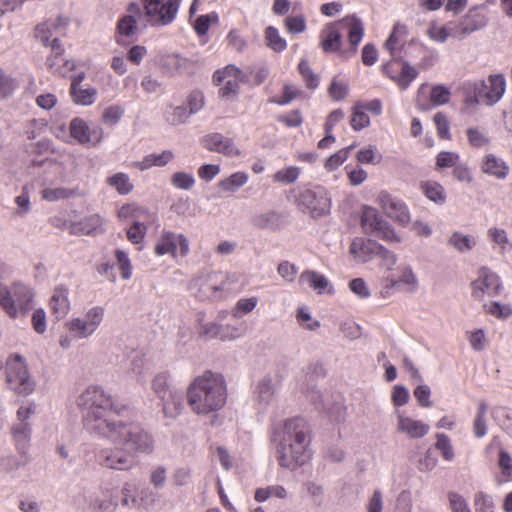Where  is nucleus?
Segmentation results:
<instances>
[{
	"mask_svg": "<svg viewBox=\"0 0 512 512\" xmlns=\"http://www.w3.org/2000/svg\"><path fill=\"white\" fill-rule=\"evenodd\" d=\"M77 405L82 411L84 428L90 434L131 448H150L154 444L152 435L141 425L123 424L116 419L124 406L116 404L102 387H87L79 395Z\"/></svg>",
	"mask_w": 512,
	"mask_h": 512,
	"instance_id": "1",
	"label": "nucleus"
},
{
	"mask_svg": "<svg viewBox=\"0 0 512 512\" xmlns=\"http://www.w3.org/2000/svg\"><path fill=\"white\" fill-rule=\"evenodd\" d=\"M227 400V385L222 374L204 371L187 389V403L197 415H208L222 409Z\"/></svg>",
	"mask_w": 512,
	"mask_h": 512,
	"instance_id": "2",
	"label": "nucleus"
},
{
	"mask_svg": "<svg viewBox=\"0 0 512 512\" xmlns=\"http://www.w3.org/2000/svg\"><path fill=\"white\" fill-rule=\"evenodd\" d=\"M363 35L362 21L355 16H347L324 26L319 35L320 47L325 53H339L342 57H349L356 53Z\"/></svg>",
	"mask_w": 512,
	"mask_h": 512,
	"instance_id": "3",
	"label": "nucleus"
},
{
	"mask_svg": "<svg viewBox=\"0 0 512 512\" xmlns=\"http://www.w3.org/2000/svg\"><path fill=\"white\" fill-rule=\"evenodd\" d=\"M35 291L23 281L0 285V308L12 320L25 317L34 306Z\"/></svg>",
	"mask_w": 512,
	"mask_h": 512,
	"instance_id": "4",
	"label": "nucleus"
},
{
	"mask_svg": "<svg viewBox=\"0 0 512 512\" xmlns=\"http://www.w3.org/2000/svg\"><path fill=\"white\" fill-rule=\"evenodd\" d=\"M312 434L308 422L294 417L274 423L270 430V442L278 448H307L311 444Z\"/></svg>",
	"mask_w": 512,
	"mask_h": 512,
	"instance_id": "5",
	"label": "nucleus"
},
{
	"mask_svg": "<svg viewBox=\"0 0 512 512\" xmlns=\"http://www.w3.org/2000/svg\"><path fill=\"white\" fill-rule=\"evenodd\" d=\"M466 103L470 105L484 104L494 106L504 96L506 79L503 74H491L487 80H476L466 84Z\"/></svg>",
	"mask_w": 512,
	"mask_h": 512,
	"instance_id": "6",
	"label": "nucleus"
},
{
	"mask_svg": "<svg viewBox=\"0 0 512 512\" xmlns=\"http://www.w3.org/2000/svg\"><path fill=\"white\" fill-rule=\"evenodd\" d=\"M5 379L8 388L21 396L32 394L36 388V381L29 372L26 360L19 354H12L7 358Z\"/></svg>",
	"mask_w": 512,
	"mask_h": 512,
	"instance_id": "7",
	"label": "nucleus"
},
{
	"mask_svg": "<svg viewBox=\"0 0 512 512\" xmlns=\"http://www.w3.org/2000/svg\"><path fill=\"white\" fill-rule=\"evenodd\" d=\"M231 275L222 271H212L194 278L191 289L194 296L200 301H214L221 299L223 292L230 291Z\"/></svg>",
	"mask_w": 512,
	"mask_h": 512,
	"instance_id": "8",
	"label": "nucleus"
},
{
	"mask_svg": "<svg viewBox=\"0 0 512 512\" xmlns=\"http://www.w3.org/2000/svg\"><path fill=\"white\" fill-rule=\"evenodd\" d=\"M182 0H141V15L144 28L163 27L171 24L178 13Z\"/></svg>",
	"mask_w": 512,
	"mask_h": 512,
	"instance_id": "9",
	"label": "nucleus"
},
{
	"mask_svg": "<svg viewBox=\"0 0 512 512\" xmlns=\"http://www.w3.org/2000/svg\"><path fill=\"white\" fill-rule=\"evenodd\" d=\"M105 310L102 306H93L82 315L65 322V328L76 340L90 338L103 322Z\"/></svg>",
	"mask_w": 512,
	"mask_h": 512,
	"instance_id": "10",
	"label": "nucleus"
},
{
	"mask_svg": "<svg viewBox=\"0 0 512 512\" xmlns=\"http://www.w3.org/2000/svg\"><path fill=\"white\" fill-rule=\"evenodd\" d=\"M361 226L365 233L373 234L388 242H400V237L389 222L383 219L379 211L371 206H364Z\"/></svg>",
	"mask_w": 512,
	"mask_h": 512,
	"instance_id": "11",
	"label": "nucleus"
},
{
	"mask_svg": "<svg viewBox=\"0 0 512 512\" xmlns=\"http://www.w3.org/2000/svg\"><path fill=\"white\" fill-rule=\"evenodd\" d=\"M139 27L144 28L141 5L137 2H131L127 7V15L118 20L117 43L126 45L135 41Z\"/></svg>",
	"mask_w": 512,
	"mask_h": 512,
	"instance_id": "12",
	"label": "nucleus"
},
{
	"mask_svg": "<svg viewBox=\"0 0 512 512\" xmlns=\"http://www.w3.org/2000/svg\"><path fill=\"white\" fill-rule=\"evenodd\" d=\"M298 204L313 218H317L329 213L331 199L323 187H316L302 191L299 194Z\"/></svg>",
	"mask_w": 512,
	"mask_h": 512,
	"instance_id": "13",
	"label": "nucleus"
},
{
	"mask_svg": "<svg viewBox=\"0 0 512 512\" xmlns=\"http://www.w3.org/2000/svg\"><path fill=\"white\" fill-rule=\"evenodd\" d=\"M377 203L384 214L401 226H407L411 221L409 209L404 201L387 191H380Z\"/></svg>",
	"mask_w": 512,
	"mask_h": 512,
	"instance_id": "14",
	"label": "nucleus"
},
{
	"mask_svg": "<svg viewBox=\"0 0 512 512\" xmlns=\"http://www.w3.org/2000/svg\"><path fill=\"white\" fill-rule=\"evenodd\" d=\"M70 136L80 145L96 147L104 137L103 129L98 125L90 126L83 119L76 117L69 124Z\"/></svg>",
	"mask_w": 512,
	"mask_h": 512,
	"instance_id": "15",
	"label": "nucleus"
},
{
	"mask_svg": "<svg viewBox=\"0 0 512 512\" xmlns=\"http://www.w3.org/2000/svg\"><path fill=\"white\" fill-rule=\"evenodd\" d=\"M502 283L500 277L487 267L478 271V277L472 282V296L482 300L485 295L494 297L500 294Z\"/></svg>",
	"mask_w": 512,
	"mask_h": 512,
	"instance_id": "16",
	"label": "nucleus"
},
{
	"mask_svg": "<svg viewBox=\"0 0 512 512\" xmlns=\"http://www.w3.org/2000/svg\"><path fill=\"white\" fill-rule=\"evenodd\" d=\"M241 74V70L234 65H228L224 69L217 70L214 73V83L222 85L219 89V95L221 97L230 98L238 94Z\"/></svg>",
	"mask_w": 512,
	"mask_h": 512,
	"instance_id": "17",
	"label": "nucleus"
},
{
	"mask_svg": "<svg viewBox=\"0 0 512 512\" xmlns=\"http://www.w3.org/2000/svg\"><path fill=\"white\" fill-rule=\"evenodd\" d=\"M68 24L69 20L64 16L49 18L36 26L35 38L44 46H49L53 38H60L66 34Z\"/></svg>",
	"mask_w": 512,
	"mask_h": 512,
	"instance_id": "18",
	"label": "nucleus"
},
{
	"mask_svg": "<svg viewBox=\"0 0 512 512\" xmlns=\"http://www.w3.org/2000/svg\"><path fill=\"white\" fill-rule=\"evenodd\" d=\"M179 246L180 254L186 256L189 252V242L183 234L176 235L173 232L164 231L158 238L155 245V254L163 256L166 254L175 255Z\"/></svg>",
	"mask_w": 512,
	"mask_h": 512,
	"instance_id": "19",
	"label": "nucleus"
},
{
	"mask_svg": "<svg viewBox=\"0 0 512 512\" xmlns=\"http://www.w3.org/2000/svg\"><path fill=\"white\" fill-rule=\"evenodd\" d=\"M482 7L483 6H474L470 8L459 22H455L461 40L487 26L488 17L480 10Z\"/></svg>",
	"mask_w": 512,
	"mask_h": 512,
	"instance_id": "20",
	"label": "nucleus"
},
{
	"mask_svg": "<svg viewBox=\"0 0 512 512\" xmlns=\"http://www.w3.org/2000/svg\"><path fill=\"white\" fill-rule=\"evenodd\" d=\"M203 146L211 151L223 154L227 157H238L241 155L240 149L232 138L226 137L221 133H211L202 139Z\"/></svg>",
	"mask_w": 512,
	"mask_h": 512,
	"instance_id": "21",
	"label": "nucleus"
},
{
	"mask_svg": "<svg viewBox=\"0 0 512 512\" xmlns=\"http://www.w3.org/2000/svg\"><path fill=\"white\" fill-rule=\"evenodd\" d=\"M98 459L102 466L119 470L130 468L134 462L129 450H100Z\"/></svg>",
	"mask_w": 512,
	"mask_h": 512,
	"instance_id": "22",
	"label": "nucleus"
},
{
	"mask_svg": "<svg viewBox=\"0 0 512 512\" xmlns=\"http://www.w3.org/2000/svg\"><path fill=\"white\" fill-rule=\"evenodd\" d=\"M51 314L57 321L63 319L70 311L71 304L69 299V287L65 284H59L54 288L49 301Z\"/></svg>",
	"mask_w": 512,
	"mask_h": 512,
	"instance_id": "23",
	"label": "nucleus"
},
{
	"mask_svg": "<svg viewBox=\"0 0 512 512\" xmlns=\"http://www.w3.org/2000/svg\"><path fill=\"white\" fill-rule=\"evenodd\" d=\"M198 334L206 339L219 338L223 341L236 339L240 337L241 333L235 327L220 326L215 322H201L199 321Z\"/></svg>",
	"mask_w": 512,
	"mask_h": 512,
	"instance_id": "24",
	"label": "nucleus"
},
{
	"mask_svg": "<svg viewBox=\"0 0 512 512\" xmlns=\"http://www.w3.org/2000/svg\"><path fill=\"white\" fill-rule=\"evenodd\" d=\"M381 251V244L375 240L355 238L350 246V252L358 262L366 263Z\"/></svg>",
	"mask_w": 512,
	"mask_h": 512,
	"instance_id": "25",
	"label": "nucleus"
},
{
	"mask_svg": "<svg viewBox=\"0 0 512 512\" xmlns=\"http://www.w3.org/2000/svg\"><path fill=\"white\" fill-rule=\"evenodd\" d=\"M397 414V430L406 434L410 438H421L429 432V425L426 423L406 416L400 411Z\"/></svg>",
	"mask_w": 512,
	"mask_h": 512,
	"instance_id": "26",
	"label": "nucleus"
},
{
	"mask_svg": "<svg viewBox=\"0 0 512 512\" xmlns=\"http://www.w3.org/2000/svg\"><path fill=\"white\" fill-rule=\"evenodd\" d=\"M118 217L120 219H132L133 222H138L144 227H148L156 218L155 214L146 208L133 204L123 205L118 211Z\"/></svg>",
	"mask_w": 512,
	"mask_h": 512,
	"instance_id": "27",
	"label": "nucleus"
},
{
	"mask_svg": "<svg viewBox=\"0 0 512 512\" xmlns=\"http://www.w3.org/2000/svg\"><path fill=\"white\" fill-rule=\"evenodd\" d=\"M275 386L270 376L262 378L255 389V402L259 410H265L275 398Z\"/></svg>",
	"mask_w": 512,
	"mask_h": 512,
	"instance_id": "28",
	"label": "nucleus"
},
{
	"mask_svg": "<svg viewBox=\"0 0 512 512\" xmlns=\"http://www.w3.org/2000/svg\"><path fill=\"white\" fill-rule=\"evenodd\" d=\"M174 159L171 150H164L161 153H151L142 158L140 161L131 163V166L140 171L151 169L152 167H164Z\"/></svg>",
	"mask_w": 512,
	"mask_h": 512,
	"instance_id": "29",
	"label": "nucleus"
},
{
	"mask_svg": "<svg viewBox=\"0 0 512 512\" xmlns=\"http://www.w3.org/2000/svg\"><path fill=\"white\" fill-rule=\"evenodd\" d=\"M310 458L309 450H280L277 455L279 464L291 470L300 467Z\"/></svg>",
	"mask_w": 512,
	"mask_h": 512,
	"instance_id": "30",
	"label": "nucleus"
},
{
	"mask_svg": "<svg viewBox=\"0 0 512 512\" xmlns=\"http://www.w3.org/2000/svg\"><path fill=\"white\" fill-rule=\"evenodd\" d=\"M103 218L99 214L86 216L70 225L71 233L91 235L102 231Z\"/></svg>",
	"mask_w": 512,
	"mask_h": 512,
	"instance_id": "31",
	"label": "nucleus"
},
{
	"mask_svg": "<svg viewBox=\"0 0 512 512\" xmlns=\"http://www.w3.org/2000/svg\"><path fill=\"white\" fill-rule=\"evenodd\" d=\"M252 223L258 229L276 231L284 226L285 221L281 214L268 211L255 215L252 218Z\"/></svg>",
	"mask_w": 512,
	"mask_h": 512,
	"instance_id": "32",
	"label": "nucleus"
},
{
	"mask_svg": "<svg viewBox=\"0 0 512 512\" xmlns=\"http://www.w3.org/2000/svg\"><path fill=\"white\" fill-rule=\"evenodd\" d=\"M300 283L308 284L311 288L316 290L319 294L327 292L333 293V288L330 286L328 279L315 271H304L299 278Z\"/></svg>",
	"mask_w": 512,
	"mask_h": 512,
	"instance_id": "33",
	"label": "nucleus"
},
{
	"mask_svg": "<svg viewBox=\"0 0 512 512\" xmlns=\"http://www.w3.org/2000/svg\"><path fill=\"white\" fill-rule=\"evenodd\" d=\"M407 35V27L404 24L396 23L393 30L385 42V48L390 52L391 56L396 58L400 56V46Z\"/></svg>",
	"mask_w": 512,
	"mask_h": 512,
	"instance_id": "34",
	"label": "nucleus"
},
{
	"mask_svg": "<svg viewBox=\"0 0 512 512\" xmlns=\"http://www.w3.org/2000/svg\"><path fill=\"white\" fill-rule=\"evenodd\" d=\"M482 171L498 179H504L508 175L509 167L502 159L489 154L485 157Z\"/></svg>",
	"mask_w": 512,
	"mask_h": 512,
	"instance_id": "35",
	"label": "nucleus"
},
{
	"mask_svg": "<svg viewBox=\"0 0 512 512\" xmlns=\"http://www.w3.org/2000/svg\"><path fill=\"white\" fill-rule=\"evenodd\" d=\"M420 188L424 195L436 204L442 205L446 202V191L444 187L436 181H424Z\"/></svg>",
	"mask_w": 512,
	"mask_h": 512,
	"instance_id": "36",
	"label": "nucleus"
},
{
	"mask_svg": "<svg viewBox=\"0 0 512 512\" xmlns=\"http://www.w3.org/2000/svg\"><path fill=\"white\" fill-rule=\"evenodd\" d=\"M169 380L167 372L156 374L152 380V390L160 400L171 397L172 393L176 392L171 388Z\"/></svg>",
	"mask_w": 512,
	"mask_h": 512,
	"instance_id": "37",
	"label": "nucleus"
},
{
	"mask_svg": "<svg viewBox=\"0 0 512 512\" xmlns=\"http://www.w3.org/2000/svg\"><path fill=\"white\" fill-rule=\"evenodd\" d=\"M448 245L460 253L471 251L476 246V240L470 235L454 232L448 239Z\"/></svg>",
	"mask_w": 512,
	"mask_h": 512,
	"instance_id": "38",
	"label": "nucleus"
},
{
	"mask_svg": "<svg viewBox=\"0 0 512 512\" xmlns=\"http://www.w3.org/2000/svg\"><path fill=\"white\" fill-rule=\"evenodd\" d=\"M429 36L432 40L439 43H444L449 37L461 40L455 22H449L440 28L430 29Z\"/></svg>",
	"mask_w": 512,
	"mask_h": 512,
	"instance_id": "39",
	"label": "nucleus"
},
{
	"mask_svg": "<svg viewBox=\"0 0 512 512\" xmlns=\"http://www.w3.org/2000/svg\"><path fill=\"white\" fill-rule=\"evenodd\" d=\"M149 370L148 364L143 354L136 352L130 359L128 373L135 377L138 381H144Z\"/></svg>",
	"mask_w": 512,
	"mask_h": 512,
	"instance_id": "40",
	"label": "nucleus"
},
{
	"mask_svg": "<svg viewBox=\"0 0 512 512\" xmlns=\"http://www.w3.org/2000/svg\"><path fill=\"white\" fill-rule=\"evenodd\" d=\"M190 61L178 54H171L165 57L163 66L170 75H178L185 72Z\"/></svg>",
	"mask_w": 512,
	"mask_h": 512,
	"instance_id": "41",
	"label": "nucleus"
},
{
	"mask_svg": "<svg viewBox=\"0 0 512 512\" xmlns=\"http://www.w3.org/2000/svg\"><path fill=\"white\" fill-rule=\"evenodd\" d=\"M49 46L51 47L52 55L47 58L46 65L54 73L63 74L64 71L60 68L59 62L62 60L64 48L59 38H53Z\"/></svg>",
	"mask_w": 512,
	"mask_h": 512,
	"instance_id": "42",
	"label": "nucleus"
},
{
	"mask_svg": "<svg viewBox=\"0 0 512 512\" xmlns=\"http://www.w3.org/2000/svg\"><path fill=\"white\" fill-rule=\"evenodd\" d=\"M96 94L95 88L70 87V95L77 105H92L95 102Z\"/></svg>",
	"mask_w": 512,
	"mask_h": 512,
	"instance_id": "43",
	"label": "nucleus"
},
{
	"mask_svg": "<svg viewBox=\"0 0 512 512\" xmlns=\"http://www.w3.org/2000/svg\"><path fill=\"white\" fill-rule=\"evenodd\" d=\"M248 181V174L245 172H235L229 177L219 181V187L225 192H235Z\"/></svg>",
	"mask_w": 512,
	"mask_h": 512,
	"instance_id": "44",
	"label": "nucleus"
},
{
	"mask_svg": "<svg viewBox=\"0 0 512 512\" xmlns=\"http://www.w3.org/2000/svg\"><path fill=\"white\" fill-rule=\"evenodd\" d=\"M266 45L275 52H282L287 47V42L280 36L277 28L268 26L264 32Z\"/></svg>",
	"mask_w": 512,
	"mask_h": 512,
	"instance_id": "45",
	"label": "nucleus"
},
{
	"mask_svg": "<svg viewBox=\"0 0 512 512\" xmlns=\"http://www.w3.org/2000/svg\"><path fill=\"white\" fill-rule=\"evenodd\" d=\"M161 403L163 413L169 418L177 417L183 409L181 396L177 392L172 393L171 397L161 399Z\"/></svg>",
	"mask_w": 512,
	"mask_h": 512,
	"instance_id": "46",
	"label": "nucleus"
},
{
	"mask_svg": "<svg viewBox=\"0 0 512 512\" xmlns=\"http://www.w3.org/2000/svg\"><path fill=\"white\" fill-rule=\"evenodd\" d=\"M487 234L494 244L499 246V252L505 254L512 249V243L509 241L507 233L504 229L491 227Z\"/></svg>",
	"mask_w": 512,
	"mask_h": 512,
	"instance_id": "47",
	"label": "nucleus"
},
{
	"mask_svg": "<svg viewBox=\"0 0 512 512\" xmlns=\"http://www.w3.org/2000/svg\"><path fill=\"white\" fill-rule=\"evenodd\" d=\"M493 420L504 430L512 428V409L505 406H495L491 410Z\"/></svg>",
	"mask_w": 512,
	"mask_h": 512,
	"instance_id": "48",
	"label": "nucleus"
},
{
	"mask_svg": "<svg viewBox=\"0 0 512 512\" xmlns=\"http://www.w3.org/2000/svg\"><path fill=\"white\" fill-rule=\"evenodd\" d=\"M108 184L114 187L121 195L129 194L133 185L131 184L127 174L119 172L108 178Z\"/></svg>",
	"mask_w": 512,
	"mask_h": 512,
	"instance_id": "49",
	"label": "nucleus"
},
{
	"mask_svg": "<svg viewBox=\"0 0 512 512\" xmlns=\"http://www.w3.org/2000/svg\"><path fill=\"white\" fill-rule=\"evenodd\" d=\"M165 116L167 122L171 125H179L185 123L189 119L191 112H189L186 105H180L171 107V111H167Z\"/></svg>",
	"mask_w": 512,
	"mask_h": 512,
	"instance_id": "50",
	"label": "nucleus"
},
{
	"mask_svg": "<svg viewBox=\"0 0 512 512\" xmlns=\"http://www.w3.org/2000/svg\"><path fill=\"white\" fill-rule=\"evenodd\" d=\"M350 123L355 131H360L370 124V118L364 112V105L362 103H357L354 106Z\"/></svg>",
	"mask_w": 512,
	"mask_h": 512,
	"instance_id": "51",
	"label": "nucleus"
},
{
	"mask_svg": "<svg viewBox=\"0 0 512 512\" xmlns=\"http://www.w3.org/2000/svg\"><path fill=\"white\" fill-rule=\"evenodd\" d=\"M171 184L181 190H190L195 184V178L192 173L178 171L172 174Z\"/></svg>",
	"mask_w": 512,
	"mask_h": 512,
	"instance_id": "52",
	"label": "nucleus"
},
{
	"mask_svg": "<svg viewBox=\"0 0 512 512\" xmlns=\"http://www.w3.org/2000/svg\"><path fill=\"white\" fill-rule=\"evenodd\" d=\"M18 87L16 79L0 68V99L10 97Z\"/></svg>",
	"mask_w": 512,
	"mask_h": 512,
	"instance_id": "53",
	"label": "nucleus"
},
{
	"mask_svg": "<svg viewBox=\"0 0 512 512\" xmlns=\"http://www.w3.org/2000/svg\"><path fill=\"white\" fill-rule=\"evenodd\" d=\"M417 76L418 72L416 68L411 66L407 61H403L401 72L396 81L402 89H406Z\"/></svg>",
	"mask_w": 512,
	"mask_h": 512,
	"instance_id": "54",
	"label": "nucleus"
},
{
	"mask_svg": "<svg viewBox=\"0 0 512 512\" xmlns=\"http://www.w3.org/2000/svg\"><path fill=\"white\" fill-rule=\"evenodd\" d=\"M74 194L73 190L64 187L45 188L42 190V198L49 202L67 199Z\"/></svg>",
	"mask_w": 512,
	"mask_h": 512,
	"instance_id": "55",
	"label": "nucleus"
},
{
	"mask_svg": "<svg viewBox=\"0 0 512 512\" xmlns=\"http://www.w3.org/2000/svg\"><path fill=\"white\" fill-rule=\"evenodd\" d=\"M257 302L258 299L256 297L239 299L232 310V315L235 318H241L243 315L253 311L257 305Z\"/></svg>",
	"mask_w": 512,
	"mask_h": 512,
	"instance_id": "56",
	"label": "nucleus"
},
{
	"mask_svg": "<svg viewBox=\"0 0 512 512\" xmlns=\"http://www.w3.org/2000/svg\"><path fill=\"white\" fill-rule=\"evenodd\" d=\"M498 466L501 470V479L499 482H508L512 480V458L503 450L499 454Z\"/></svg>",
	"mask_w": 512,
	"mask_h": 512,
	"instance_id": "57",
	"label": "nucleus"
},
{
	"mask_svg": "<svg viewBox=\"0 0 512 512\" xmlns=\"http://www.w3.org/2000/svg\"><path fill=\"white\" fill-rule=\"evenodd\" d=\"M450 91L443 85H435L431 89L430 101L433 106H441L447 104L450 100Z\"/></svg>",
	"mask_w": 512,
	"mask_h": 512,
	"instance_id": "58",
	"label": "nucleus"
},
{
	"mask_svg": "<svg viewBox=\"0 0 512 512\" xmlns=\"http://www.w3.org/2000/svg\"><path fill=\"white\" fill-rule=\"evenodd\" d=\"M218 14L213 12L199 16L194 22V29L199 36L206 35L212 22H218Z\"/></svg>",
	"mask_w": 512,
	"mask_h": 512,
	"instance_id": "59",
	"label": "nucleus"
},
{
	"mask_svg": "<svg viewBox=\"0 0 512 512\" xmlns=\"http://www.w3.org/2000/svg\"><path fill=\"white\" fill-rule=\"evenodd\" d=\"M296 319L299 325L304 329L313 331L320 327V323L317 320H313L310 312L305 307H300L297 310Z\"/></svg>",
	"mask_w": 512,
	"mask_h": 512,
	"instance_id": "60",
	"label": "nucleus"
},
{
	"mask_svg": "<svg viewBox=\"0 0 512 512\" xmlns=\"http://www.w3.org/2000/svg\"><path fill=\"white\" fill-rule=\"evenodd\" d=\"M459 154L451 151H442L436 157L438 169L455 167L459 163Z\"/></svg>",
	"mask_w": 512,
	"mask_h": 512,
	"instance_id": "61",
	"label": "nucleus"
},
{
	"mask_svg": "<svg viewBox=\"0 0 512 512\" xmlns=\"http://www.w3.org/2000/svg\"><path fill=\"white\" fill-rule=\"evenodd\" d=\"M115 256L121 272V277L125 280L130 279L132 276V265L128 254L121 249H117L115 251Z\"/></svg>",
	"mask_w": 512,
	"mask_h": 512,
	"instance_id": "62",
	"label": "nucleus"
},
{
	"mask_svg": "<svg viewBox=\"0 0 512 512\" xmlns=\"http://www.w3.org/2000/svg\"><path fill=\"white\" fill-rule=\"evenodd\" d=\"M475 512H495L492 498L484 492H478L474 498Z\"/></svg>",
	"mask_w": 512,
	"mask_h": 512,
	"instance_id": "63",
	"label": "nucleus"
},
{
	"mask_svg": "<svg viewBox=\"0 0 512 512\" xmlns=\"http://www.w3.org/2000/svg\"><path fill=\"white\" fill-rule=\"evenodd\" d=\"M124 109L119 105H111L104 109L102 114L103 121L110 125H116L122 118Z\"/></svg>",
	"mask_w": 512,
	"mask_h": 512,
	"instance_id": "64",
	"label": "nucleus"
}]
</instances>
